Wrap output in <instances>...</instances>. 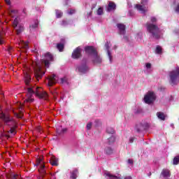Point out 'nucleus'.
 Masks as SVG:
<instances>
[{"mask_svg": "<svg viewBox=\"0 0 179 179\" xmlns=\"http://www.w3.org/2000/svg\"><path fill=\"white\" fill-rule=\"evenodd\" d=\"M50 163L52 166H58V159L57 157H55L54 156H52L51 157V159L50 160Z\"/></svg>", "mask_w": 179, "mask_h": 179, "instance_id": "obj_21", "label": "nucleus"}, {"mask_svg": "<svg viewBox=\"0 0 179 179\" xmlns=\"http://www.w3.org/2000/svg\"><path fill=\"white\" fill-rule=\"evenodd\" d=\"M85 51L86 54H88L89 58L92 60V62L94 65H100L101 62H103V59L99 53H97V50L93 46H87L85 48Z\"/></svg>", "mask_w": 179, "mask_h": 179, "instance_id": "obj_5", "label": "nucleus"}, {"mask_svg": "<svg viewBox=\"0 0 179 179\" xmlns=\"http://www.w3.org/2000/svg\"><path fill=\"white\" fill-rule=\"evenodd\" d=\"M95 125L96 127H99V125H101V121H100L99 120H95Z\"/></svg>", "mask_w": 179, "mask_h": 179, "instance_id": "obj_41", "label": "nucleus"}, {"mask_svg": "<svg viewBox=\"0 0 179 179\" xmlns=\"http://www.w3.org/2000/svg\"><path fill=\"white\" fill-rule=\"evenodd\" d=\"M156 101V94L152 91H149L144 96L143 101L145 103V104H152Z\"/></svg>", "mask_w": 179, "mask_h": 179, "instance_id": "obj_8", "label": "nucleus"}, {"mask_svg": "<svg viewBox=\"0 0 179 179\" xmlns=\"http://www.w3.org/2000/svg\"><path fill=\"white\" fill-rule=\"evenodd\" d=\"M134 139H135V138H134V137H131V138H129V143H133Z\"/></svg>", "mask_w": 179, "mask_h": 179, "instance_id": "obj_46", "label": "nucleus"}, {"mask_svg": "<svg viewBox=\"0 0 179 179\" xmlns=\"http://www.w3.org/2000/svg\"><path fill=\"white\" fill-rule=\"evenodd\" d=\"M117 27L118 29L119 34H120L121 36H123L124 40L127 41L128 38L127 36H125V32H126L125 31V24L118 23V24H117Z\"/></svg>", "mask_w": 179, "mask_h": 179, "instance_id": "obj_11", "label": "nucleus"}, {"mask_svg": "<svg viewBox=\"0 0 179 179\" xmlns=\"http://www.w3.org/2000/svg\"><path fill=\"white\" fill-rule=\"evenodd\" d=\"M76 71H78L79 73H82V74L89 73V71H90V68L86 63V60L85 59H83V62L77 66Z\"/></svg>", "mask_w": 179, "mask_h": 179, "instance_id": "obj_9", "label": "nucleus"}, {"mask_svg": "<svg viewBox=\"0 0 179 179\" xmlns=\"http://www.w3.org/2000/svg\"><path fill=\"white\" fill-rule=\"evenodd\" d=\"M54 60V57L51 53L48 52L44 55V58L42 61L36 60L33 62L34 75L37 80H40L45 74V72L41 69L43 65H45V68H50V62Z\"/></svg>", "mask_w": 179, "mask_h": 179, "instance_id": "obj_2", "label": "nucleus"}, {"mask_svg": "<svg viewBox=\"0 0 179 179\" xmlns=\"http://www.w3.org/2000/svg\"><path fill=\"white\" fill-rule=\"evenodd\" d=\"M68 24H69V23H68V21H66V20H63L61 22V26L65 27V26H68Z\"/></svg>", "mask_w": 179, "mask_h": 179, "instance_id": "obj_38", "label": "nucleus"}, {"mask_svg": "<svg viewBox=\"0 0 179 179\" xmlns=\"http://www.w3.org/2000/svg\"><path fill=\"white\" fill-rule=\"evenodd\" d=\"M56 131L59 135H61V134L66 132V129H62V127L60 126L59 127H57Z\"/></svg>", "mask_w": 179, "mask_h": 179, "instance_id": "obj_26", "label": "nucleus"}, {"mask_svg": "<svg viewBox=\"0 0 179 179\" xmlns=\"http://www.w3.org/2000/svg\"><path fill=\"white\" fill-rule=\"evenodd\" d=\"M106 132H107L108 134H114L115 131H114V129H113V127H107V129H106Z\"/></svg>", "mask_w": 179, "mask_h": 179, "instance_id": "obj_35", "label": "nucleus"}, {"mask_svg": "<svg viewBox=\"0 0 179 179\" xmlns=\"http://www.w3.org/2000/svg\"><path fill=\"white\" fill-rule=\"evenodd\" d=\"M178 163H179V155L175 157L173 160V164H174L175 166H177Z\"/></svg>", "mask_w": 179, "mask_h": 179, "instance_id": "obj_34", "label": "nucleus"}, {"mask_svg": "<svg viewBox=\"0 0 179 179\" xmlns=\"http://www.w3.org/2000/svg\"><path fill=\"white\" fill-rule=\"evenodd\" d=\"M38 28V20H35L31 22L29 25V31L31 33H34Z\"/></svg>", "mask_w": 179, "mask_h": 179, "instance_id": "obj_13", "label": "nucleus"}, {"mask_svg": "<svg viewBox=\"0 0 179 179\" xmlns=\"http://www.w3.org/2000/svg\"><path fill=\"white\" fill-rule=\"evenodd\" d=\"M157 117L159 120H161V121H164L166 120V115L162 112L157 113Z\"/></svg>", "mask_w": 179, "mask_h": 179, "instance_id": "obj_24", "label": "nucleus"}, {"mask_svg": "<svg viewBox=\"0 0 179 179\" xmlns=\"http://www.w3.org/2000/svg\"><path fill=\"white\" fill-rule=\"evenodd\" d=\"M64 44L63 43H57V48L60 52H62L64 51Z\"/></svg>", "mask_w": 179, "mask_h": 179, "instance_id": "obj_31", "label": "nucleus"}, {"mask_svg": "<svg viewBox=\"0 0 179 179\" xmlns=\"http://www.w3.org/2000/svg\"><path fill=\"white\" fill-rule=\"evenodd\" d=\"M161 177H164V178H169L170 177V171L168 169H163L161 173Z\"/></svg>", "mask_w": 179, "mask_h": 179, "instance_id": "obj_18", "label": "nucleus"}, {"mask_svg": "<svg viewBox=\"0 0 179 179\" xmlns=\"http://www.w3.org/2000/svg\"><path fill=\"white\" fill-rule=\"evenodd\" d=\"M94 8H96V4H94V5L92 7V9H94Z\"/></svg>", "mask_w": 179, "mask_h": 179, "instance_id": "obj_53", "label": "nucleus"}, {"mask_svg": "<svg viewBox=\"0 0 179 179\" xmlns=\"http://www.w3.org/2000/svg\"><path fill=\"white\" fill-rule=\"evenodd\" d=\"M152 64L150 63H145L144 66V73L146 75H149L152 73Z\"/></svg>", "mask_w": 179, "mask_h": 179, "instance_id": "obj_16", "label": "nucleus"}, {"mask_svg": "<svg viewBox=\"0 0 179 179\" xmlns=\"http://www.w3.org/2000/svg\"><path fill=\"white\" fill-rule=\"evenodd\" d=\"M5 2L7 5L10 6V0H5Z\"/></svg>", "mask_w": 179, "mask_h": 179, "instance_id": "obj_48", "label": "nucleus"}, {"mask_svg": "<svg viewBox=\"0 0 179 179\" xmlns=\"http://www.w3.org/2000/svg\"><path fill=\"white\" fill-rule=\"evenodd\" d=\"M39 173L45 174V166L43 164H39Z\"/></svg>", "mask_w": 179, "mask_h": 179, "instance_id": "obj_25", "label": "nucleus"}, {"mask_svg": "<svg viewBox=\"0 0 179 179\" xmlns=\"http://www.w3.org/2000/svg\"><path fill=\"white\" fill-rule=\"evenodd\" d=\"M148 176H152V173H150L148 174Z\"/></svg>", "mask_w": 179, "mask_h": 179, "instance_id": "obj_54", "label": "nucleus"}, {"mask_svg": "<svg viewBox=\"0 0 179 179\" xmlns=\"http://www.w3.org/2000/svg\"><path fill=\"white\" fill-rule=\"evenodd\" d=\"M116 5L113 2H109L108 5V12H111V10H115Z\"/></svg>", "mask_w": 179, "mask_h": 179, "instance_id": "obj_19", "label": "nucleus"}, {"mask_svg": "<svg viewBox=\"0 0 179 179\" xmlns=\"http://www.w3.org/2000/svg\"><path fill=\"white\" fill-rule=\"evenodd\" d=\"M19 47L21 48H27L29 47V45L27 44V42H25L24 41L20 40L18 43Z\"/></svg>", "mask_w": 179, "mask_h": 179, "instance_id": "obj_20", "label": "nucleus"}, {"mask_svg": "<svg viewBox=\"0 0 179 179\" xmlns=\"http://www.w3.org/2000/svg\"><path fill=\"white\" fill-rule=\"evenodd\" d=\"M144 129H145V126H143L142 124H139L136 127L137 132H142V131H144Z\"/></svg>", "mask_w": 179, "mask_h": 179, "instance_id": "obj_33", "label": "nucleus"}, {"mask_svg": "<svg viewBox=\"0 0 179 179\" xmlns=\"http://www.w3.org/2000/svg\"><path fill=\"white\" fill-rule=\"evenodd\" d=\"M96 13L99 16H101V15H103V8H99L96 11Z\"/></svg>", "mask_w": 179, "mask_h": 179, "instance_id": "obj_36", "label": "nucleus"}, {"mask_svg": "<svg viewBox=\"0 0 179 179\" xmlns=\"http://www.w3.org/2000/svg\"><path fill=\"white\" fill-rule=\"evenodd\" d=\"M70 178L71 179L78 178V169H74L71 172Z\"/></svg>", "mask_w": 179, "mask_h": 179, "instance_id": "obj_23", "label": "nucleus"}, {"mask_svg": "<svg viewBox=\"0 0 179 179\" xmlns=\"http://www.w3.org/2000/svg\"><path fill=\"white\" fill-rule=\"evenodd\" d=\"M17 15V10H11L10 12V16L15 17L13 22V27L17 36H19V34H22L24 31V25L22 23V20H20V17Z\"/></svg>", "mask_w": 179, "mask_h": 179, "instance_id": "obj_4", "label": "nucleus"}, {"mask_svg": "<svg viewBox=\"0 0 179 179\" xmlns=\"http://www.w3.org/2000/svg\"><path fill=\"white\" fill-rule=\"evenodd\" d=\"M36 9L38 12H41V13L43 12V10H44L43 8H40V7H36Z\"/></svg>", "mask_w": 179, "mask_h": 179, "instance_id": "obj_44", "label": "nucleus"}, {"mask_svg": "<svg viewBox=\"0 0 179 179\" xmlns=\"http://www.w3.org/2000/svg\"><path fill=\"white\" fill-rule=\"evenodd\" d=\"M76 10L74 9H69L67 10V15H73L75 13Z\"/></svg>", "mask_w": 179, "mask_h": 179, "instance_id": "obj_37", "label": "nucleus"}, {"mask_svg": "<svg viewBox=\"0 0 179 179\" xmlns=\"http://www.w3.org/2000/svg\"><path fill=\"white\" fill-rule=\"evenodd\" d=\"M162 52L163 50L162 49V47L157 45L155 49V54H158V55H160Z\"/></svg>", "mask_w": 179, "mask_h": 179, "instance_id": "obj_29", "label": "nucleus"}, {"mask_svg": "<svg viewBox=\"0 0 179 179\" xmlns=\"http://www.w3.org/2000/svg\"><path fill=\"white\" fill-rule=\"evenodd\" d=\"M103 176L106 179H118V176H115L113 175L110 171H105L103 173Z\"/></svg>", "mask_w": 179, "mask_h": 179, "instance_id": "obj_17", "label": "nucleus"}, {"mask_svg": "<svg viewBox=\"0 0 179 179\" xmlns=\"http://www.w3.org/2000/svg\"><path fill=\"white\" fill-rule=\"evenodd\" d=\"M59 170L57 171L55 173H50V176L52 177V179H56L57 178L55 177V175L57 174V173H59Z\"/></svg>", "mask_w": 179, "mask_h": 179, "instance_id": "obj_39", "label": "nucleus"}, {"mask_svg": "<svg viewBox=\"0 0 179 179\" xmlns=\"http://www.w3.org/2000/svg\"><path fill=\"white\" fill-rule=\"evenodd\" d=\"M110 45H111L110 42L107 41L105 43V48H106V50L107 51V54H108L109 61H110V64H112L113 63V56H111V52H110Z\"/></svg>", "mask_w": 179, "mask_h": 179, "instance_id": "obj_15", "label": "nucleus"}, {"mask_svg": "<svg viewBox=\"0 0 179 179\" xmlns=\"http://www.w3.org/2000/svg\"><path fill=\"white\" fill-rule=\"evenodd\" d=\"M124 179H132V177L131 176H126Z\"/></svg>", "mask_w": 179, "mask_h": 179, "instance_id": "obj_52", "label": "nucleus"}, {"mask_svg": "<svg viewBox=\"0 0 179 179\" xmlns=\"http://www.w3.org/2000/svg\"><path fill=\"white\" fill-rule=\"evenodd\" d=\"M127 163H128L129 164H134V160H132V159H128Z\"/></svg>", "mask_w": 179, "mask_h": 179, "instance_id": "obj_47", "label": "nucleus"}, {"mask_svg": "<svg viewBox=\"0 0 179 179\" xmlns=\"http://www.w3.org/2000/svg\"><path fill=\"white\" fill-rule=\"evenodd\" d=\"M92 122H89L87 124V129H92Z\"/></svg>", "mask_w": 179, "mask_h": 179, "instance_id": "obj_42", "label": "nucleus"}, {"mask_svg": "<svg viewBox=\"0 0 179 179\" xmlns=\"http://www.w3.org/2000/svg\"><path fill=\"white\" fill-rule=\"evenodd\" d=\"M60 83L62 85H68V78L66 77L60 78Z\"/></svg>", "mask_w": 179, "mask_h": 179, "instance_id": "obj_32", "label": "nucleus"}, {"mask_svg": "<svg viewBox=\"0 0 179 179\" xmlns=\"http://www.w3.org/2000/svg\"><path fill=\"white\" fill-rule=\"evenodd\" d=\"M179 82V67L169 72V83L171 86H176Z\"/></svg>", "mask_w": 179, "mask_h": 179, "instance_id": "obj_7", "label": "nucleus"}, {"mask_svg": "<svg viewBox=\"0 0 179 179\" xmlns=\"http://www.w3.org/2000/svg\"><path fill=\"white\" fill-rule=\"evenodd\" d=\"M115 142V137L114 136H110L108 138L107 145H113Z\"/></svg>", "mask_w": 179, "mask_h": 179, "instance_id": "obj_27", "label": "nucleus"}, {"mask_svg": "<svg viewBox=\"0 0 179 179\" xmlns=\"http://www.w3.org/2000/svg\"><path fill=\"white\" fill-rule=\"evenodd\" d=\"M81 52H82V48L80 47L76 48L72 53V58H73L74 59H78V58L80 57Z\"/></svg>", "mask_w": 179, "mask_h": 179, "instance_id": "obj_14", "label": "nucleus"}, {"mask_svg": "<svg viewBox=\"0 0 179 179\" xmlns=\"http://www.w3.org/2000/svg\"><path fill=\"white\" fill-rule=\"evenodd\" d=\"M173 5H175L174 10L176 13H179V0H174Z\"/></svg>", "mask_w": 179, "mask_h": 179, "instance_id": "obj_22", "label": "nucleus"}, {"mask_svg": "<svg viewBox=\"0 0 179 179\" xmlns=\"http://www.w3.org/2000/svg\"><path fill=\"white\" fill-rule=\"evenodd\" d=\"M135 8L137 9V10H138V12H141V13L145 15V13L148 12V0H142L141 5L136 4Z\"/></svg>", "mask_w": 179, "mask_h": 179, "instance_id": "obj_10", "label": "nucleus"}, {"mask_svg": "<svg viewBox=\"0 0 179 179\" xmlns=\"http://www.w3.org/2000/svg\"><path fill=\"white\" fill-rule=\"evenodd\" d=\"M55 12H56V17L57 19H59V18L62 17V15H64L62 11H61L59 10H56Z\"/></svg>", "mask_w": 179, "mask_h": 179, "instance_id": "obj_30", "label": "nucleus"}, {"mask_svg": "<svg viewBox=\"0 0 179 179\" xmlns=\"http://www.w3.org/2000/svg\"><path fill=\"white\" fill-rule=\"evenodd\" d=\"M150 22H148L146 24L147 31L150 33L152 38L159 40V38L162 37V34H163V30L160 29L159 27L155 24L157 22V18L155 17H151Z\"/></svg>", "mask_w": 179, "mask_h": 179, "instance_id": "obj_3", "label": "nucleus"}, {"mask_svg": "<svg viewBox=\"0 0 179 179\" xmlns=\"http://www.w3.org/2000/svg\"><path fill=\"white\" fill-rule=\"evenodd\" d=\"M15 117L17 118H23V116L22 115H19L18 113H15Z\"/></svg>", "mask_w": 179, "mask_h": 179, "instance_id": "obj_45", "label": "nucleus"}, {"mask_svg": "<svg viewBox=\"0 0 179 179\" xmlns=\"http://www.w3.org/2000/svg\"><path fill=\"white\" fill-rule=\"evenodd\" d=\"M19 178V175H16V174H11V179H17Z\"/></svg>", "mask_w": 179, "mask_h": 179, "instance_id": "obj_40", "label": "nucleus"}, {"mask_svg": "<svg viewBox=\"0 0 179 179\" xmlns=\"http://www.w3.org/2000/svg\"><path fill=\"white\" fill-rule=\"evenodd\" d=\"M137 36H138V38H141V37H142V33H138V34H137Z\"/></svg>", "mask_w": 179, "mask_h": 179, "instance_id": "obj_50", "label": "nucleus"}, {"mask_svg": "<svg viewBox=\"0 0 179 179\" xmlns=\"http://www.w3.org/2000/svg\"><path fill=\"white\" fill-rule=\"evenodd\" d=\"M4 43H5V41H3L2 36L0 35V45L3 44Z\"/></svg>", "mask_w": 179, "mask_h": 179, "instance_id": "obj_43", "label": "nucleus"}, {"mask_svg": "<svg viewBox=\"0 0 179 179\" xmlns=\"http://www.w3.org/2000/svg\"><path fill=\"white\" fill-rule=\"evenodd\" d=\"M87 17H90L92 16V12L87 13Z\"/></svg>", "mask_w": 179, "mask_h": 179, "instance_id": "obj_51", "label": "nucleus"}, {"mask_svg": "<svg viewBox=\"0 0 179 179\" xmlns=\"http://www.w3.org/2000/svg\"><path fill=\"white\" fill-rule=\"evenodd\" d=\"M58 82V77L55 74H52L48 78V86H52Z\"/></svg>", "mask_w": 179, "mask_h": 179, "instance_id": "obj_12", "label": "nucleus"}, {"mask_svg": "<svg viewBox=\"0 0 179 179\" xmlns=\"http://www.w3.org/2000/svg\"><path fill=\"white\" fill-rule=\"evenodd\" d=\"M0 118L3 121L5 125L11 127L9 131L10 134H11V135H15L16 131L15 130V127H16V121L10 117L8 114L3 113V112L0 113Z\"/></svg>", "mask_w": 179, "mask_h": 179, "instance_id": "obj_6", "label": "nucleus"}, {"mask_svg": "<svg viewBox=\"0 0 179 179\" xmlns=\"http://www.w3.org/2000/svg\"><path fill=\"white\" fill-rule=\"evenodd\" d=\"M106 155H113L114 150L110 147H106L104 150Z\"/></svg>", "mask_w": 179, "mask_h": 179, "instance_id": "obj_28", "label": "nucleus"}, {"mask_svg": "<svg viewBox=\"0 0 179 179\" xmlns=\"http://www.w3.org/2000/svg\"><path fill=\"white\" fill-rule=\"evenodd\" d=\"M25 90L27 92L25 101L27 103H33L34 101V94L38 99H47L48 94L44 92L42 88L38 87L31 84V76L29 73H24Z\"/></svg>", "mask_w": 179, "mask_h": 179, "instance_id": "obj_1", "label": "nucleus"}, {"mask_svg": "<svg viewBox=\"0 0 179 179\" xmlns=\"http://www.w3.org/2000/svg\"><path fill=\"white\" fill-rule=\"evenodd\" d=\"M0 127H1V124H0Z\"/></svg>", "mask_w": 179, "mask_h": 179, "instance_id": "obj_56", "label": "nucleus"}, {"mask_svg": "<svg viewBox=\"0 0 179 179\" xmlns=\"http://www.w3.org/2000/svg\"><path fill=\"white\" fill-rule=\"evenodd\" d=\"M1 110H2V108H1V106H0V111H1Z\"/></svg>", "mask_w": 179, "mask_h": 179, "instance_id": "obj_55", "label": "nucleus"}, {"mask_svg": "<svg viewBox=\"0 0 179 179\" xmlns=\"http://www.w3.org/2000/svg\"><path fill=\"white\" fill-rule=\"evenodd\" d=\"M174 34L178 35L179 34V29H176L173 31Z\"/></svg>", "mask_w": 179, "mask_h": 179, "instance_id": "obj_49", "label": "nucleus"}]
</instances>
